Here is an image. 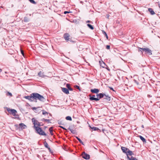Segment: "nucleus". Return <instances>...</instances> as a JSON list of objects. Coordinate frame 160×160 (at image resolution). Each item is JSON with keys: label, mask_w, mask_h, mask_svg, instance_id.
Segmentation results:
<instances>
[{"label": "nucleus", "mask_w": 160, "mask_h": 160, "mask_svg": "<svg viewBox=\"0 0 160 160\" xmlns=\"http://www.w3.org/2000/svg\"><path fill=\"white\" fill-rule=\"evenodd\" d=\"M59 127H60L61 128H62L63 129H64V130H66V129L65 128H64L62 126H60Z\"/></svg>", "instance_id": "40"}, {"label": "nucleus", "mask_w": 160, "mask_h": 160, "mask_svg": "<svg viewBox=\"0 0 160 160\" xmlns=\"http://www.w3.org/2000/svg\"><path fill=\"white\" fill-rule=\"evenodd\" d=\"M64 39L67 41H69V35L68 33H65L64 35Z\"/></svg>", "instance_id": "9"}, {"label": "nucleus", "mask_w": 160, "mask_h": 160, "mask_svg": "<svg viewBox=\"0 0 160 160\" xmlns=\"http://www.w3.org/2000/svg\"><path fill=\"white\" fill-rule=\"evenodd\" d=\"M29 1L31 3H32L35 4L36 3L33 0H29Z\"/></svg>", "instance_id": "31"}, {"label": "nucleus", "mask_w": 160, "mask_h": 160, "mask_svg": "<svg viewBox=\"0 0 160 160\" xmlns=\"http://www.w3.org/2000/svg\"><path fill=\"white\" fill-rule=\"evenodd\" d=\"M19 126L22 129H25L27 128L26 126L23 123H21L19 124Z\"/></svg>", "instance_id": "16"}, {"label": "nucleus", "mask_w": 160, "mask_h": 160, "mask_svg": "<svg viewBox=\"0 0 160 160\" xmlns=\"http://www.w3.org/2000/svg\"><path fill=\"white\" fill-rule=\"evenodd\" d=\"M82 157L88 160L90 159V155L89 154L86 153L84 152H83L82 154Z\"/></svg>", "instance_id": "7"}, {"label": "nucleus", "mask_w": 160, "mask_h": 160, "mask_svg": "<svg viewBox=\"0 0 160 160\" xmlns=\"http://www.w3.org/2000/svg\"><path fill=\"white\" fill-rule=\"evenodd\" d=\"M149 11L150 12L151 14L152 15H154L155 14V13L154 12L153 10L151 8H148Z\"/></svg>", "instance_id": "18"}, {"label": "nucleus", "mask_w": 160, "mask_h": 160, "mask_svg": "<svg viewBox=\"0 0 160 160\" xmlns=\"http://www.w3.org/2000/svg\"><path fill=\"white\" fill-rule=\"evenodd\" d=\"M158 6H159V8H160V4H158Z\"/></svg>", "instance_id": "48"}, {"label": "nucleus", "mask_w": 160, "mask_h": 160, "mask_svg": "<svg viewBox=\"0 0 160 160\" xmlns=\"http://www.w3.org/2000/svg\"><path fill=\"white\" fill-rule=\"evenodd\" d=\"M76 138L83 145L84 144L83 142L79 138H78V137H76Z\"/></svg>", "instance_id": "25"}, {"label": "nucleus", "mask_w": 160, "mask_h": 160, "mask_svg": "<svg viewBox=\"0 0 160 160\" xmlns=\"http://www.w3.org/2000/svg\"><path fill=\"white\" fill-rule=\"evenodd\" d=\"M47 113H48L47 112H46V111H45L44 110H42V114L45 115V114H47Z\"/></svg>", "instance_id": "32"}, {"label": "nucleus", "mask_w": 160, "mask_h": 160, "mask_svg": "<svg viewBox=\"0 0 160 160\" xmlns=\"http://www.w3.org/2000/svg\"><path fill=\"white\" fill-rule=\"evenodd\" d=\"M74 87L75 88H76L78 89L79 90V91H81V89H80V87L79 86H78V85H75L74 86Z\"/></svg>", "instance_id": "29"}, {"label": "nucleus", "mask_w": 160, "mask_h": 160, "mask_svg": "<svg viewBox=\"0 0 160 160\" xmlns=\"http://www.w3.org/2000/svg\"><path fill=\"white\" fill-rule=\"evenodd\" d=\"M44 146H45V147L46 148H48V149L50 150V148L49 147L48 144L47 142H44Z\"/></svg>", "instance_id": "21"}, {"label": "nucleus", "mask_w": 160, "mask_h": 160, "mask_svg": "<svg viewBox=\"0 0 160 160\" xmlns=\"http://www.w3.org/2000/svg\"><path fill=\"white\" fill-rule=\"evenodd\" d=\"M8 93L9 95H10V96H12V94L11 93L8 92Z\"/></svg>", "instance_id": "45"}, {"label": "nucleus", "mask_w": 160, "mask_h": 160, "mask_svg": "<svg viewBox=\"0 0 160 160\" xmlns=\"http://www.w3.org/2000/svg\"><path fill=\"white\" fill-rule=\"evenodd\" d=\"M91 92L93 93H97L99 92V90L98 89L94 88V89H91Z\"/></svg>", "instance_id": "12"}, {"label": "nucleus", "mask_w": 160, "mask_h": 160, "mask_svg": "<svg viewBox=\"0 0 160 160\" xmlns=\"http://www.w3.org/2000/svg\"><path fill=\"white\" fill-rule=\"evenodd\" d=\"M32 122L33 124H34L33 127L34 128L36 127H38V126H41L40 123L37 120H36L34 118H33L32 119Z\"/></svg>", "instance_id": "4"}, {"label": "nucleus", "mask_w": 160, "mask_h": 160, "mask_svg": "<svg viewBox=\"0 0 160 160\" xmlns=\"http://www.w3.org/2000/svg\"><path fill=\"white\" fill-rule=\"evenodd\" d=\"M103 33L105 35V36L106 37V38H107V39H108V36L107 34L104 31Z\"/></svg>", "instance_id": "33"}, {"label": "nucleus", "mask_w": 160, "mask_h": 160, "mask_svg": "<svg viewBox=\"0 0 160 160\" xmlns=\"http://www.w3.org/2000/svg\"><path fill=\"white\" fill-rule=\"evenodd\" d=\"M109 88H110L111 90H112V91H114V90H113V88H112V87H109Z\"/></svg>", "instance_id": "42"}, {"label": "nucleus", "mask_w": 160, "mask_h": 160, "mask_svg": "<svg viewBox=\"0 0 160 160\" xmlns=\"http://www.w3.org/2000/svg\"><path fill=\"white\" fill-rule=\"evenodd\" d=\"M148 97L149 98H150L152 97V96L148 94Z\"/></svg>", "instance_id": "44"}, {"label": "nucleus", "mask_w": 160, "mask_h": 160, "mask_svg": "<svg viewBox=\"0 0 160 160\" xmlns=\"http://www.w3.org/2000/svg\"><path fill=\"white\" fill-rule=\"evenodd\" d=\"M106 48L108 49H110V46L108 45H107Z\"/></svg>", "instance_id": "36"}, {"label": "nucleus", "mask_w": 160, "mask_h": 160, "mask_svg": "<svg viewBox=\"0 0 160 160\" xmlns=\"http://www.w3.org/2000/svg\"><path fill=\"white\" fill-rule=\"evenodd\" d=\"M138 48L139 52H142V51H143L145 52V53L148 54L149 55H151L152 54L151 50L148 48H141L139 47Z\"/></svg>", "instance_id": "2"}, {"label": "nucleus", "mask_w": 160, "mask_h": 160, "mask_svg": "<svg viewBox=\"0 0 160 160\" xmlns=\"http://www.w3.org/2000/svg\"><path fill=\"white\" fill-rule=\"evenodd\" d=\"M139 137L143 142H146V140L143 137L140 135L139 136Z\"/></svg>", "instance_id": "20"}, {"label": "nucleus", "mask_w": 160, "mask_h": 160, "mask_svg": "<svg viewBox=\"0 0 160 160\" xmlns=\"http://www.w3.org/2000/svg\"><path fill=\"white\" fill-rule=\"evenodd\" d=\"M142 127L143 128V125L142 126Z\"/></svg>", "instance_id": "50"}, {"label": "nucleus", "mask_w": 160, "mask_h": 160, "mask_svg": "<svg viewBox=\"0 0 160 160\" xmlns=\"http://www.w3.org/2000/svg\"><path fill=\"white\" fill-rule=\"evenodd\" d=\"M2 71V69H0V72H1V71Z\"/></svg>", "instance_id": "49"}, {"label": "nucleus", "mask_w": 160, "mask_h": 160, "mask_svg": "<svg viewBox=\"0 0 160 160\" xmlns=\"http://www.w3.org/2000/svg\"><path fill=\"white\" fill-rule=\"evenodd\" d=\"M32 95L33 97V100H35V101L36 102L37 100L44 102L45 101V99L42 95L37 93H33Z\"/></svg>", "instance_id": "1"}, {"label": "nucleus", "mask_w": 160, "mask_h": 160, "mask_svg": "<svg viewBox=\"0 0 160 160\" xmlns=\"http://www.w3.org/2000/svg\"><path fill=\"white\" fill-rule=\"evenodd\" d=\"M121 149L122 152L125 153H127V152L129 150V149L123 147H121Z\"/></svg>", "instance_id": "13"}, {"label": "nucleus", "mask_w": 160, "mask_h": 160, "mask_svg": "<svg viewBox=\"0 0 160 160\" xmlns=\"http://www.w3.org/2000/svg\"><path fill=\"white\" fill-rule=\"evenodd\" d=\"M87 26L90 28L91 29L93 30L94 29L93 27L90 24H88Z\"/></svg>", "instance_id": "24"}, {"label": "nucleus", "mask_w": 160, "mask_h": 160, "mask_svg": "<svg viewBox=\"0 0 160 160\" xmlns=\"http://www.w3.org/2000/svg\"><path fill=\"white\" fill-rule=\"evenodd\" d=\"M97 98H98L99 100L100 99L104 97V94L100 93L99 94H97Z\"/></svg>", "instance_id": "11"}, {"label": "nucleus", "mask_w": 160, "mask_h": 160, "mask_svg": "<svg viewBox=\"0 0 160 160\" xmlns=\"http://www.w3.org/2000/svg\"><path fill=\"white\" fill-rule=\"evenodd\" d=\"M49 131H50V132L51 134L52 135H53V133H52L53 128L52 127H51L50 128H49Z\"/></svg>", "instance_id": "27"}, {"label": "nucleus", "mask_w": 160, "mask_h": 160, "mask_svg": "<svg viewBox=\"0 0 160 160\" xmlns=\"http://www.w3.org/2000/svg\"><path fill=\"white\" fill-rule=\"evenodd\" d=\"M62 92L65 93L66 94H68L69 93L68 90L67 88H62Z\"/></svg>", "instance_id": "10"}, {"label": "nucleus", "mask_w": 160, "mask_h": 160, "mask_svg": "<svg viewBox=\"0 0 160 160\" xmlns=\"http://www.w3.org/2000/svg\"><path fill=\"white\" fill-rule=\"evenodd\" d=\"M128 158L129 160H138L136 158H133L132 156L131 158H130L129 156H128Z\"/></svg>", "instance_id": "22"}, {"label": "nucleus", "mask_w": 160, "mask_h": 160, "mask_svg": "<svg viewBox=\"0 0 160 160\" xmlns=\"http://www.w3.org/2000/svg\"><path fill=\"white\" fill-rule=\"evenodd\" d=\"M37 108L33 107V108H32V110H36Z\"/></svg>", "instance_id": "41"}, {"label": "nucleus", "mask_w": 160, "mask_h": 160, "mask_svg": "<svg viewBox=\"0 0 160 160\" xmlns=\"http://www.w3.org/2000/svg\"><path fill=\"white\" fill-rule=\"evenodd\" d=\"M66 120L69 121H71L72 120L71 117L69 116L66 117Z\"/></svg>", "instance_id": "23"}, {"label": "nucleus", "mask_w": 160, "mask_h": 160, "mask_svg": "<svg viewBox=\"0 0 160 160\" xmlns=\"http://www.w3.org/2000/svg\"><path fill=\"white\" fill-rule=\"evenodd\" d=\"M24 98L29 100L30 101H32L33 100V97L32 95V93L31 94L30 96H25Z\"/></svg>", "instance_id": "6"}, {"label": "nucleus", "mask_w": 160, "mask_h": 160, "mask_svg": "<svg viewBox=\"0 0 160 160\" xmlns=\"http://www.w3.org/2000/svg\"><path fill=\"white\" fill-rule=\"evenodd\" d=\"M105 64L103 62L102 63H101V66H102V67L103 68H105Z\"/></svg>", "instance_id": "30"}, {"label": "nucleus", "mask_w": 160, "mask_h": 160, "mask_svg": "<svg viewBox=\"0 0 160 160\" xmlns=\"http://www.w3.org/2000/svg\"><path fill=\"white\" fill-rule=\"evenodd\" d=\"M107 18H108L109 17V15H107Z\"/></svg>", "instance_id": "46"}, {"label": "nucleus", "mask_w": 160, "mask_h": 160, "mask_svg": "<svg viewBox=\"0 0 160 160\" xmlns=\"http://www.w3.org/2000/svg\"><path fill=\"white\" fill-rule=\"evenodd\" d=\"M126 154L127 156L128 157V155L131 156V155L133 154V153L132 152V151L130 150L129 149L128 150V151L127 152Z\"/></svg>", "instance_id": "17"}, {"label": "nucleus", "mask_w": 160, "mask_h": 160, "mask_svg": "<svg viewBox=\"0 0 160 160\" xmlns=\"http://www.w3.org/2000/svg\"><path fill=\"white\" fill-rule=\"evenodd\" d=\"M35 129L36 131L37 132L39 135L43 136L46 135V134L45 133L44 131L41 129V128L38 127H36V128H35Z\"/></svg>", "instance_id": "3"}, {"label": "nucleus", "mask_w": 160, "mask_h": 160, "mask_svg": "<svg viewBox=\"0 0 160 160\" xmlns=\"http://www.w3.org/2000/svg\"><path fill=\"white\" fill-rule=\"evenodd\" d=\"M24 20L25 22H28V20L27 18H25Z\"/></svg>", "instance_id": "34"}, {"label": "nucleus", "mask_w": 160, "mask_h": 160, "mask_svg": "<svg viewBox=\"0 0 160 160\" xmlns=\"http://www.w3.org/2000/svg\"><path fill=\"white\" fill-rule=\"evenodd\" d=\"M66 87L68 88V89L70 91H72L73 89L70 87V85L69 84H66Z\"/></svg>", "instance_id": "19"}, {"label": "nucleus", "mask_w": 160, "mask_h": 160, "mask_svg": "<svg viewBox=\"0 0 160 160\" xmlns=\"http://www.w3.org/2000/svg\"><path fill=\"white\" fill-rule=\"evenodd\" d=\"M68 129L70 130L71 131V132L72 133H74V131L72 129H71L70 128H69Z\"/></svg>", "instance_id": "35"}, {"label": "nucleus", "mask_w": 160, "mask_h": 160, "mask_svg": "<svg viewBox=\"0 0 160 160\" xmlns=\"http://www.w3.org/2000/svg\"><path fill=\"white\" fill-rule=\"evenodd\" d=\"M58 123L59 124H60V125L62 124V121H58Z\"/></svg>", "instance_id": "37"}, {"label": "nucleus", "mask_w": 160, "mask_h": 160, "mask_svg": "<svg viewBox=\"0 0 160 160\" xmlns=\"http://www.w3.org/2000/svg\"><path fill=\"white\" fill-rule=\"evenodd\" d=\"M95 95H93L92 96L90 95V99L91 101H98L99 100L98 98H95Z\"/></svg>", "instance_id": "8"}, {"label": "nucleus", "mask_w": 160, "mask_h": 160, "mask_svg": "<svg viewBox=\"0 0 160 160\" xmlns=\"http://www.w3.org/2000/svg\"><path fill=\"white\" fill-rule=\"evenodd\" d=\"M7 111L9 112H11V114L14 116H17V111L16 110L14 109H8Z\"/></svg>", "instance_id": "5"}, {"label": "nucleus", "mask_w": 160, "mask_h": 160, "mask_svg": "<svg viewBox=\"0 0 160 160\" xmlns=\"http://www.w3.org/2000/svg\"><path fill=\"white\" fill-rule=\"evenodd\" d=\"M91 128L94 131H96L99 130V129L98 128L96 127H91Z\"/></svg>", "instance_id": "26"}, {"label": "nucleus", "mask_w": 160, "mask_h": 160, "mask_svg": "<svg viewBox=\"0 0 160 160\" xmlns=\"http://www.w3.org/2000/svg\"><path fill=\"white\" fill-rule=\"evenodd\" d=\"M69 12H70L66 11L64 12V14H66L68 13H69Z\"/></svg>", "instance_id": "39"}, {"label": "nucleus", "mask_w": 160, "mask_h": 160, "mask_svg": "<svg viewBox=\"0 0 160 160\" xmlns=\"http://www.w3.org/2000/svg\"><path fill=\"white\" fill-rule=\"evenodd\" d=\"M137 84H138V83L136 81V80H135L134 81Z\"/></svg>", "instance_id": "43"}, {"label": "nucleus", "mask_w": 160, "mask_h": 160, "mask_svg": "<svg viewBox=\"0 0 160 160\" xmlns=\"http://www.w3.org/2000/svg\"><path fill=\"white\" fill-rule=\"evenodd\" d=\"M21 53L24 56V53L23 50H21Z\"/></svg>", "instance_id": "38"}, {"label": "nucleus", "mask_w": 160, "mask_h": 160, "mask_svg": "<svg viewBox=\"0 0 160 160\" xmlns=\"http://www.w3.org/2000/svg\"><path fill=\"white\" fill-rule=\"evenodd\" d=\"M42 120H44L45 121L47 122L48 123H49L50 122V120L49 119H45L44 118H43Z\"/></svg>", "instance_id": "28"}, {"label": "nucleus", "mask_w": 160, "mask_h": 160, "mask_svg": "<svg viewBox=\"0 0 160 160\" xmlns=\"http://www.w3.org/2000/svg\"><path fill=\"white\" fill-rule=\"evenodd\" d=\"M104 98L108 101H110L111 100V98L110 97L106 95L105 94H104Z\"/></svg>", "instance_id": "14"}, {"label": "nucleus", "mask_w": 160, "mask_h": 160, "mask_svg": "<svg viewBox=\"0 0 160 160\" xmlns=\"http://www.w3.org/2000/svg\"><path fill=\"white\" fill-rule=\"evenodd\" d=\"M90 22V21H89V20H88L87 21V22Z\"/></svg>", "instance_id": "47"}, {"label": "nucleus", "mask_w": 160, "mask_h": 160, "mask_svg": "<svg viewBox=\"0 0 160 160\" xmlns=\"http://www.w3.org/2000/svg\"><path fill=\"white\" fill-rule=\"evenodd\" d=\"M38 75L40 77L42 78H44L45 76L44 74V73L43 72H42L41 71H40L39 72H38Z\"/></svg>", "instance_id": "15"}]
</instances>
